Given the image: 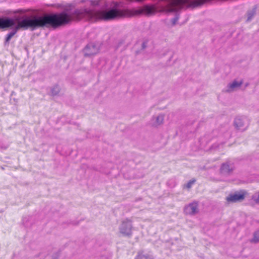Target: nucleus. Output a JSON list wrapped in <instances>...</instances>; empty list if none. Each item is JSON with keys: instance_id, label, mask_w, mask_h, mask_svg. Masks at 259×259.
<instances>
[{"instance_id": "nucleus-1", "label": "nucleus", "mask_w": 259, "mask_h": 259, "mask_svg": "<svg viewBox=\"0 0 259 259\" xmlns=\"http://www.w3.org/2000/svg\"><path fill=\"white\" fill-rule=\"evenodd\" d=\"M102 0H88L85 2V7L76 9L69 14L64 11L60 13L46 14L42 16L27 18L11 27L16 30L20 28L26 29L29 27L36 28L45 27L56 29L69 23L72 19L85 18L92 21H110L125 18V9L120 7V2H113L109 9L100 8Z\"/></svg>"}, {"instance_id": "nucleus-2", "label": "nucleus", "mask_w": 259, "mask_h": 259, "mask_svg": "<svg viewBox=\"0 0 259 259\" xmlns=\"http://www.w3.org/2000/svg\"><path fill=\"white\" fill-rule=\"evenodd\" d=\"M133 228L132 221L126 219L123 220L119 227V233L123 236L131 237L133 234Z\"/></svg>"}, {"instance_id": "nucleus-3", "label": "nucleus", "mask_w": 259, "mask_h": 259, "mask_svg": "<svg viewBox=\"0 0 259 259\" xmlns=\"http://www.w3.org/2000/svg\"><path fill=\"white\" fill-rule=\"evenodd\" d=\"M100 50L99 43L92 42L88 44L84 48L83 52L86 57H90L97 54Z\"/></svg>"}, {"instance_id": "nucleus-4", "label": "nucleus", "mask_w": 259, "mask_h": 259, "mask_svg": "<svg viewBox=\"0 0 259 259\" xmlns=\"http://www.w3.org/2000/svg\"><path fill=\"white\" fill-rule=\"evenodd\" d=\"M247 192L242 190L239 192H236L228 195L226 197V201L229 203H235L243 201L245 197Z\"/></svg>"}, {"instance_id": "nucleus-5", "label": "nucleus", "mask_w": 259, "mask_h": 259, "mask_svg": "<svg viewBox=\"0 0 259 259\" xmlns=\"http://www.w3.org/2000/svg\"><path fill=\"white\" fill-rule=\"evenodd\" d=\"M234 125L238 130L243 131L248 126L247 120L244 117H237L234 122Z\"/></svg>"}, {"instance_id": "nucleus-6", "label": "nucleus", "mask_w": 259, "mask_h": 259, "mask_svg": "<svg viewBox=\"0 0 259 259\" xmlns=\"http://www.w3.org/2000/svg\"><path fill=\"white\" fill-rule=\"evenodd\" d=\"M198 204L197 202H193L185 206L184 211L186 214L194 215L198 212Z\"/></svg>"}, {"instance_id": "nucleus-7", "label": "nucleus", "mask_w": 259, "mask_h": 259, "mask_svg": "<svg viewBox=\"0 0 259 259\" xmlns=\"http://www.w3.org/2000/svg\"><path fill=\"white\" fill-rule=\"evenodd\" d=\"M234 166L232 163L226 162L222 164L221 167V172L222 175L227 176L230 175L234 170Z\"/></svg>"}, {"instance_id": "nucleus-8", "label": "nucleus", "mask_w": 259, "mask_h": 259, "mask_svg": "<svg viewBox=\"0 0 259 259\" xmlns=\"http://www.w3.org/2000/svg\"><path fill=\"white\" fill-rule=\"evenodd\" d=\"M242 84V81H238L237 80H234L232 82L229 83L226 89L225 92L228 93H231L237 90Z\"/></svg>"}, {"instance_id": "nucleus-9", "label": "nucleus", "mask_w": 259, "mask_h": 259, "mask_svg": "<svg viewBox=\"0 0 259 259\" xmlns=\"http://www.w3.org/2000/svg\"><path fill=\"white\" fill-rule=\"evenodd\" d=\"M15 21L11 18H0V28H9L14 25Z\"/></svg>"}, {"instance_id": "nucleus-10", "label": "nucleus", "mask_w": 259, "mask_h": 259, "mask_svg": "<svg viewBox=\"0 0 259 259\" xmlns=\"http://www.w3.org/2000/svg\"><path fill=\"white\" fill-rule=\"evenodd\" d=\"M164 120V116L162 114H159L157 116H153L151 119V124L152 126H157L161 124Z\"/></svg>"}, {"instance_id": "nucleus-11", "label": "nucleus", "mask_w": 259, "mask_h": 259, "mask_svg": "<svg viewBox=\"0 0 259 259\" xmlns=\"http://www.w3.org/2000/svg\"><path fill=\"white\" fill-rule=\"evenodd\" d=\"M256 7H254L251 10L248 11L247 14V21L249 22L252 20L256 13Z\"/></svg>"}, {"instance_id": "nucleus-12", "label": "nucleus", "mask_w": 259, "mask_h": 259, "mask_svg": "<svg viewBox=\"0 0 259 259\" xmlns=\"http://www.w3.org/2000/svg\"><path fill=\"white\" fill-rule=\"evenodd\" d=\"M17 32V30H16V29L14 27L13 30L11 32H10L9 34H8V35L6 38V40L5 42V45L9 44V41L10 40L11 38Z\"/></svg>"}, {"instance_id": "nucleus-13", "label": "nucleus", "mask_w": 259, "mask_h": 259, "mask_svg": "<svg viewBox=\"0 0 259 259\" xmlns=\"http://www.w3.org/2000/svg\"><path fill=\"white\" fill-rule=\"evenodd\" d=\"M60 92V88L58 85H54L51 88V93L52 96L57 95Z\"/></svg>"}, {"instance_id": "nucleus-14", "label": "nucleus", "mask_w": 259, "mask_h": 259, "mask_svg": "<svg viewBox=\"0 0 259 259\" xmlns=\"http://www.w3.org/2000/svg\"><path fill=\"white\" fill-rule=\"evenodd\" d=\"M135 259H150V256L147 254H144L143 252H139Z\"/></svg>"}, {"instance_id": "nucleus-15", "label": "nucleus", "mask_w": 259, "mask_h": 259, "mask_svg": "<svg viewBox=\"0 0 259 259\" xmlns=\"http://www.w3.org/2000/svg\"><path fill=\"white\" fill-rule=\"evenodd\" d=\"M251 242L257 243L259 242V230L254 232L253 238L251 240Z\"/></svg>"}, {"instance_id": "nucleus-16", "label": "nucleus", "mask_w": 259, "mask_h": 259, "mask_svg": "<svg viewBox=\"0 0 259 259\" xmlns=\"http://www.w3.org/2000/svg\"><path fill=\"white\" fill-rule=\"evenodd\" d=\"M251 199L257 204L259 203V191L255 192L251 197Z\"/></svg>"}, {"instance_id": "nucleus-17", "label": "nucleus", "mask_w": 259, "mask_h": 259, "mask_svg": "<svg viewBox=\"0 0 259 259\" xmlns=\"http://www.w3.org/2000/svg\"><path fill=\"white\" fill-rule=\"evenodd\" d=\"M179 19V16L178 15H176L174 18H173L171 20V26H175L177 23Z\"/></svg>"}, {"instance_id": "nucleus-18", "label": "nucleus", "mask_w": 259, "mask_h": 259, "mask_svg": "<svg viewBox=\"0 0 259 259\" xmlns=\"http://www.w3.org/2000/svg\"><path fill=\"white\" fill-rule=\"evenodd\" d=\"M195 182V180H192L189 181L187 184L186 185V187L188 189H190L191 188L192 186L194 184Z\"/></svg>"}, {"instance_id": "nucleus-19", "label": "nucleus", "mask_w": 259, "mask_h": 259, "mask_svg": "<svg viewBox=\"0 0 259 259\" xmlns=\"http://www.w3.org/2000/svg\"><path fill=\"white\" fill-rule=\"evenodd\" d=\"M105 259H109V257L110 256V253H108V252H106V253L105 254Z\"/></svg>"}, {"instance_id": "nucleus-20", "label": "nucleus", "mask_w": 259, "mask_h": 259, "mask_svg": "<svg viewBox=\"0 0 259 259\" xmlns=\"http://www.w3.org/2000/svg\"><path fill=\"white\" fill-rule=\"evenodd\" d=\"M142 47H143V49H144V48H145V43H143V44H142Z\"/></svg>"}]
</instances>
